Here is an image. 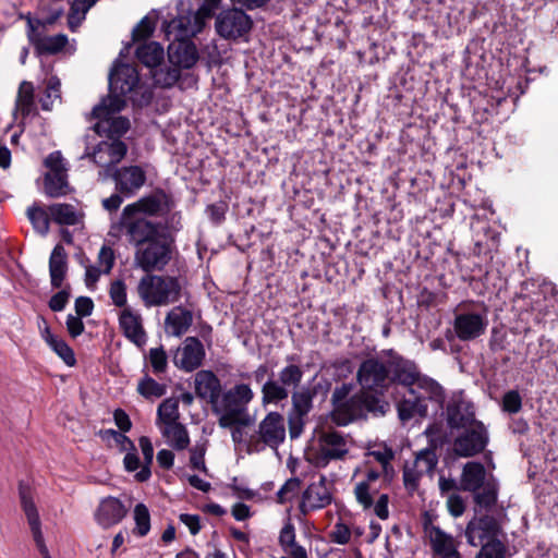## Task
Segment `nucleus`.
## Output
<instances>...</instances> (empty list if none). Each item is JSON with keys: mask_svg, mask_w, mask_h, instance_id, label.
<instances>
[{"mask_svg": "<svg viewBox=\"0 0 558 558\" xmlns=\"http://www.w3.org/2000/svg\"><path fill=\"white\" fill-rule=\"evenodd\" d=\"M453 331L461 341H472L485 333L488 320L483 312L461 311L454 315Z\"/></svg>", "mask_w": 558, "mask_h": 558, "instance_id": "13", "label": "nucleus"}, {"mask_svg": "<svg viewBox=\"0 0 558 558\" xmlns=\"http://www.w3.org/2000/svg\"><path fill=\"white\" fill-rule=\"evenodd\" d=\"M453 442V450L460 457H473L482 452L488 442V433L483 423L463 428Z\"/></svg>", "mask_w": 558, "mask_h": 558, "instance_id": "14", "label": "nucleus"}, {"mask_svg": "<svg viewBox=\"0 0 558 558\" xmlns=\"http://www.w3.org/2000/svg\"><path fill=\"white\" fill-rule=\"evenodd\" d=\"M381 473L376 470H368L365 478L356 483L354 487V496L357 504L364 509H372L375 496L379 492L378 481Z\"/></svg>", "mask_w": 558, "mask_h": 558, "instance_id": "27", "label": "nucleus"}, {"mask_svg": "<svg viewBox=\"0 0 558 558\" xmlns=\"http://www.w3.org/2000/svg\"><path fill=\"white\" fill-rule=\"evenodd\" d=\"M414 387L418 388L417 386H412L413 392L408 389L410 393V398H405L401 400L398 405V415L399 418L402 422H408L414 416H426L427 415V403L426 400L429 399L428 393L425 390H422L424 395H416ZM433 401V399H432ZM435 402V400H434ZM444 400L441 402H438V404H442ZM437 403V401H436Z\"/></svg>", "mask_w": 558, "mask_h": 558, "instance_id": "25", "label": "nucleus"}, {"mask_svg": "<svg viewBox=\"0 0 558 558\" xmlns=\"http://www.w3.org/2000/svg\"><path fill=\"white\" fill-rule=\"evenodd\" d=\"M134 527L132 533L137 537L146 536L150 531V513L146 505L140 502L133 509Z\"/></svg>", "mask_w": 558, "mask_h": 558, "instance_id": "47", "label": "nucleus"}, {"mask_svg": "<svg viewBox=\"0 0 558 558\" xmlns=\"http://www.w3.org/2000/svg\"><path fill=\"white\" fill-rule=\"evenodd\" d=\"M45 166L50 170L48 174L66 173L63 157L60 151H52L45 159Z\"/></svg>", "mask_w": 558, "mask_h": 558, "instance_id": "58", "label": "nucleus"}, {"mask_svg": "<svg viewBox=\"0 0 558 558\" xmlns=\"http://www.w3.org/2000/svg\"><path fill=\"white\" fill-rule=\"evenodd\" d=\"M447 421L451 428H469L481 423L475 420L473 404L463 398H454L448 403Z\"/></svg>", "mask_w": 558, "mask_h": 558, "instance_id": "22", "label": "nucleus"}, {"mask_svg": "<svg viewBox=\"0 0 558 558\" xmlns=\"http://www.w3.org/2000/svg\"><path fill=\"white\" fill-rule=\"evenodd\" d=\"M294 543H295V529H294V525L289 521L283 525V527L280 531L279 544L282 547V549L284 551H287L291 545H294Z\"/></svg>", "mask_w": 558, "mask_h": 558, "instance_id": "61", "label": "nucleus"}, {"mask_svg": "<svg viewBox=\"0 0 558 558\" xmlns=\"http://www.w3.org/2000/svg\"><path fill=\"white\" fill-rule=\"evenodd\" d=\"M356 381L361 391L377 398L384 396L392 386H401L411 392L412 386H417L430 399L437 402L445 400L442 387L433 378L423 375L413 361L403 357L393 349L383 350L379 354L363 360L356 372Z\"/></svg>", "mask_w": 558, "mask_h": 558, "instance_id": "1", "label": "nucleus"}, {"mask_svg": "<svg viewBox=\"0 0 558 558\" xmlns=\"http://www.w3.org/2000/svg\"><path fill=\"white\" fill-rule=\"evenodd\" d=\"M116 185V191L130 197L146 182V172L140 166H126L116 169L109 174Z\"/></svg>", "mask_w": 558, "mask_h": 558, "instance_id": "19", "label": "nucleus"}, {"mask_svg": "<svg viewBox=\"0 0 558 558\" xmlns=\"http://www.w3.org/2000/svg\"><path fill=\"white\" fill-rule=\"evenodd\" d=\"M126 513L128 509L119 498L108 496L99 501L94 517L101 527L109 529L120 523Z\"/></svg>", "mask_w": 558, "mask_h": 558, "instance_id": "20", "label": "nucleus"}, {"mask_svg": "<svg viewBox=\"0 0 558 558\" xmlns=\"http://www.w3.org/2000/svg\"><path fill=\"white\" fill-rule=\"evenodd\" d=\"M138 446L143 453L144 463L141 470L135 474V478L138 482H146L151 476L150 465L154 460V446L147 436H141L138 438Z\"/></svg>", "mask_w": 558, "mask_h": 558, "instance_id": "43", "label": "nucleus"}, {"mask_svg": "<svg viewBox=\"0 0 558 558\" xmlns=\"http://www.w3.org/2000/svg\"><path fill=\"white\" fill-rule=\"evenodd\" d=\"M315 392L308 387L296 390L291 396L292 413L299 416H306L313 409Z\"/></svg>", "mask_w": 558, "mask_h": 558, "instance_id": "41", "label": "nucleus"}, {"mask_svg": "<svg viewBox=\"0 0 558 558\" xmlns=\"http://www.w3.org/2000/svg\"><path fill=\"white\" fill-rule=\"evenodd\" d=\"M289 397L288 388L278 379H274V374L262 386V403L278 404Z\"/></svg>", "mask_w": 558, "mask_h": 558, "instance_id": "35", "label": "nucleus"}, {"mask_svg": "<svg viewBox=\"0 0 558 558\" xmlns=\"http://www.w3.org/2000/svg\"><path fill=\"white\" fill-rule=\"evenodd\" d=\"M286 361L289 362V364L280 369L278 374V379L287 388H296L300 386L304 375L302 367L295 364V362L299 361V357L295 354H291L286 356Z\"/></svg>", "mask_w": 558, "mask_h": 558, "instance_id": "38", "label": "nucleus"}, {"mask_svg": "<svg viewBox=\"0 0 558 558\" xmlns=\"http://www.w3.org/2000/svg\"><path fill=\"white\" fill-rule=\"evenodd\" d=\"M98 0H73L68 15V24L71 31H75L85 19L87 11L94 7Z\"/></svg>", "mask_w": 558, "mask_h": 558, "instance_id": "46", "label": "nucleus"}, {"mask_svg": "<svg viewBox=\"0 0 558 558\" xmlns=\"http://www.w3.org/2000/svg\"><path fill=\"white\" fill-rule=\"evenodd\" d=\"M329 536L332 543L345 545L351 539V530L347 524L337 522Z\"/></svg>", "mask_w": 558, "mask_h": 558, "instance_id": "59", "label": "nucleus"}, {"mask_svg": "<svg viewBox=\"0 0 558 558\" xmlns=\"http://www.w3.org/2000/svg\"><path fill=\"white\" fill-rule=\"evenodd\" d=\"M51 219L61 226H75L81 221V214L71 204H52L48 207Z\"/></svg>", "mask_w": 558, "mask_h": 558, "instance_id": "37", "label": "nucleus"}, {"mask_svg": "<svg viewBox=\"0 0 558 558\" xmlns=\"http://www.w3.org/2000/svg\"><path fill=\"white\" fill-rule=\"evenodd\" d=\"M333 482L320 474L317 481L311 482L303 490L299 502V510L306 515L330 506L333 501Z\"/></svg>", "mask_w": 558, "mask_h": 558, "instance_id": "10", "label": "nucleus"}, {"mask_svg": "<svg viewBox=\"0 0 558 558\" xmlns=\"http://www.w3.org/2000/svg\"><path fill=\"white\" fill-rule=\"evenodd\" d=\"M27 218L34 230L41 235H46L49 231V210L44 209L37 203L27 208Z\"/></svg>", "mask_w": 558, "mask_h": 558, "instance_id": "44", "label": "nucleus"}, {"mask_svg": "<svg viewBox=\"0 0 558 558\" xmlns=\"http://www.w3.org/2000/svg\"><path fill=\"white\" fill-rule=\"evenodd\" d=\"M160 432L167 445L174 450H184L190 445L189 432L182 423L161 426Z\"/></svg>", "mask_w": 558, "mask_h": 558, "instance_id": "34", "label": "nucleus"}, {"mask_svg": "<svg viewBox=\"0 0 558 558\" xmlns=\"http://www.w3.org/2000/svg\"><path fill=\"white\" fill-rule=\"evenodd\" d=\"M504 411L515 414L522 409V398L517 390H509L504 395L502 398Z\"/></svg>", "mask_w": 558, "mask_h": 558, "instance_id": "57", "label": "nucleus"}, {"mask_svg": "<svg viewBox=\"0 0 558 558\" xmlns=\"http://www.w3.org/2000/svg\"><path fill=\"white\" fill-rule=\"evenodd\" d=\"M447 506L450 514L454 518L462 515L465 510L462 497L457 494H452L448 497Z\"/></svg>", "mask_w": 558, "mask_h": 558, "instance_id": "63", "label": "nucleus"}, {"mask_svg": "<svg viewBox=\"0 0 558 558\" xmlns=\"http://www.w3.org/2000/svg\"><path fill=\"white\" fill-rule=\"evenodd\" d=\"M497 530L498 525L496 520L490 517H484L481 518L476 523L470 522L468 524L465 530V536L468 543L471 546H477V538L480 539V542H482V539L485 537L494 536L497 533Z\"/></svg>", "mask_w": 558, "mask_h": 558, "instance_id": "33", "label": "nucleus"}, {"mask_svg": "<svg viewBox=\"0 0 558 558\" xmlns=\"http://www.w3.org/2000/svg\"><path fill=\"white\" fill-rule=\"evenodd\" d=\"M28 22V31L27 37L28 40L33 44L38 54H54L61 51L65 45L68 44V37L63 34H57L52 36L41 35L37 33L33 21L31 17H27Z\"/></svg>", "mask_w": 558, "mask_h": 558, "instance_id": "23", "label": "nucleus"}, {"mask_svg": "<svg viewBox=\"0 0 558 558\" xmlns=\"http://www.w3.org/2000/svg\"><path fill=\"white\" fill-rule=\"evenodd\" d=\"M137 293L146 307L166 306L181 299L182 283L175 276L148 272L138 281Z\"/></svg>", "mask_w": 558, "mask_h": 558, "instance_id": "5", "label": "nucleus"}, {"mask_svg": "<svg viewBox=\"0 0 558 558\" xmlns=\"http://www.w3.org/2000/svg\"><path fill=\"white\" fill-rule=\"evenodd\" d=\"M192 323V312L182 306H175L165 318L166 332L174 337H181L189 330Z\"/></svg>", "mask_w": 558, "mask_h": 558, "instance_id": "29", "label": "nucleus"}, {"mask_svg": "<svg viewBox=\"0 0 558 558\" xmlns=\"http://www.w3.org/2000/svg\"><path fill=\"white\" fill-rule=\"evenodd\" d=\"M128 147L121 140H107L98 143L90 153H85L82 158H90L97 166L104 168L99 172L105 178L111 173V167L119 163L126 155Z\"/></svg>", "mask_w": 558, "mask_h": 558, "instance_id": "12", "label": "nucleus"}, {"mask_svg": "<svg viewBox=\"0 0 558 558\" xmlns=\"http://www.w3.org/2000/svg\"><path fill=\"white\" fill-rule=\"evenodd\" d=\"M169 61L179 68L191 69L198 60V52L190 39H174L168 47Z\"/></svg>", "mask_w": 558, "mask_h": 558, "instance_id": "24", "label": "nucleus"}, {"mask_svg": "<svg viewBox=\"0 0 558 558\" xmlns=\"http://www.w3.org/2000/svg\"><path fill=\"white\" fill-rule=\"evenodd\" d=\"M179 400L165 399L157 409V424L162 426L180 423Z\"/></svg>", "mask_w": 558, "mask_h": 558, "instance_id": "42", "label": "nucleus"}, {"mask_svg": "<svg viewBox=\"0 0 558 558\" xmlns=\"http://www.w3.org/2000/svg\"><path fill=\"white\" fill-rule=\"evenodd\" d=\"M140 82L137 70L130 64L116 63L109 74V95L107 97H121L131 93Z\"/></svg>", "mask_w": 558, "mask_h": 558, "instance_id": "17", "label": "nucleus"}, {"mask_svg": "<svg viewBox=\"0 0 558 558\" xmlns=\"http://www.w3.org/2000/svg\"><path fill=\"white\" fill-rule=\"evenodd\" d=\"M48 345L64 361L68 366H73L75 364L74 352L63 339L56 337L48 343Z\"/></svg>", "mask_w": 558, "mask_h": 558, "instance_id": "53", "label": "nucleus"}, {"mask_svg": "<svg viewBox=\"0 0 558 558\" xmlns=\"http://www.w3.org/2000/svg\"><path fill=\"white\" fill-rule=\"evenodd\" d=\"M175 233L154 231L146 239L134 241L126 231H108L109 236L125 240L135 248L134 265L146 274L162 271L170 264L177 250Z\"/></svg>", "mask_w": 558, "mask_h": 558, "instance_id": "3", "label": "nucleus"}, {"mask_svg": "<svg viewBox=\"0 0 558 558\" xmlns=\"http://www.w3.org/2000/svg\"><path fill=\"white\" fill-rule=\"evenodd\" d=\"M173 196L162 189H155L128 204L118 219L112 220L109 231H126L135 239H146L154 231L179 232L182 229V214L175 210Z\"/></svg>", "mask_w": 558, "mask_h": 558, "instance_id": "2", "label": "nucleus"}, {"mask_svg": "<svg viewBox=\"0 0 558 558\" xmlns=\"http://www.w3.org/2000/svg\"><path fill=\"white\" fill-rule=\"evenodd\" d=\"M253 399L254 392L247 384H236L222 392L213 405L219 426L221 428L248 426L252 421L248 404Z\"/></svg>", "mask_w": 558, "mask_h": 558, "instance_id": "4", "label": "nucleus"}, {"mask_svg": "<svg viewBox=\"0 0 558 558\" xmlns=\"http://www.w3.org/2000/svg\"><path fill=\"white\" fill-rule=\"evenodd\" d=\"M413 462L424 474H432L437 465L438 459L433 449H424L416 454Z\"/></svg>", "mask_w": 558, "mask_h": 558, "instance_id": "52", "label": "nucleus"}, {"mask_svg": "<svg viewBox=\"0 0 558 558\" xmlns=\"http://www.w3.org/2000/svg\"><path fill=\"white\" fill-rule=\"evenodd\" d=\"M206 20L199 10H189L168 23L167 35H172L174 39H190L202 32Z\"/></svg>", "mask_w": 558, "mask_h": 558, "instance_id": "16", "label": "nucleus"}, {"mask_svg": "<svg viewBox=\"0 0 558 558\" xmlns=\"http://www.w3.org/2000/svg\"><path fill=\"white\" fill-rule=\"evenodd\" d=\"M14 113L20 114L23 119L36 113L35 87L32 82L22 81L20 83L15 98Z\"/></svg>", "mask_w": 558, "mask_h": 558, "instance_id": "32", "label": "nucleus"}, {"mask_svg": "<svg viewBox=\"0 0 558 558\" xmlns=\"http://www.w3.org/2000/svg\"><path fill=\"white\" fill-rule=\"evenodd\" d=\"M144 376L137 384V392L145 399L160 398L167 392V386L158 383L146 371V366L143 368Z\"/></svg>", "mask_w": 558, "mask_h": 558, "instance_id": "40", "label": "nucleus"}, {"mask_svg": "<svg viewBox=\"0 0 558 558\" xmlns=\"http://www.w3.org/2000/svg\"><path fill=\"white\" fill-rule=\"evenodd\" d=\"M301 489V480L299 477H291L280 487L277 492V502L283 505L295 498Z\"/></svg>", "mask_w": 558, "mask_h": 558, "instance_id": "51", "label": "nucleus"}, {"mask_svg": "<svg viewBox=\"0 0 558 558\" xmlns=\"http://www.w3.org/2000/svg\"><path fill=\"white\" fill-rule=\"evenodd\" d=\"M349 453L348 439L338 432H324L318 437V463L326 466L330 461L342 460Z\"/></svg>", "mask_w": 558, "mask_h": 558, "instance_id": "15", "label": "nucleus"}, {"mask_svg": "<svg viewBox=\"0 0 558 558\" xmlns=\"http://www.w3.org/2000/svg\"><path fill=\"white\" fill-rule=\"evenodd\" d=\"M388 403L379 398L360 391L351 396L350 400L341 402L329 413L330 422L337 426H347L354 421L366 417L367 413L384 415Z\"/></svg>", "mask_w": 558, "mask_h": 558, "instance_id": "6", "label": "nucleus"}, {"mask_svg": "<svg viewBox=\"0 0 558 558\" xmlns=\"http://www.w3.org/2000/svg\"><path fill=\"white\" fill-rule=\"evenodd\" d=\"M505 545L498 539H493L482 546L476 558H505Z\"/></svg>", "mask_w": 558, "mask_h": 558, "instance_id": "55", "label": "nucleus"}, {"mask_svg": "<svg viewBox=\"0 0 558 558\" xmlns=\"http://www.w3.org/2000/svg\"><path fill=\"white\" fill-rule=\"evenodd\" d=\"M119 326L124 337L137 347L146 342L142 315L132 307H124L119 315Z\"/></svg>", "mask_w": 558, "mask_h": 558, "instance_id": "21", "label": "nucleus"}, {"mask_svg": "<svg viewBox=\"0 0 558 558\" xmlns=\"http://www.w3.org/2000/svg\"><path fill=\"white\" fill-rule=\"evenodd\" d=\"M352 390L353 384L351 383H343L340 386H337L331 395L332 407L347 400H350Z\"/></svg>", "mask_w": 558, "mask_h": 558, "instance_id": "62", "label": "nucleus"}, {"mask_svg": "<svg viewBox=\"0 0 558 558\" xmlns=\"http://www.w3.org/2000/svg\"><path fill=\"white\" fill-rule=\"evenodd\" d=\"M61 82L57 76L48 78L45 92L39 98L40 107L45 111H50L56 100H61Z\"/></svg>", "mask_w": 558, "mask_h": 558, "instance_id": "49", "label": "nucleus"}, {"mask_svg": "<svg viewBox=\"0 0 558 558\" xmlns=\"http://www.w3.org/2000/svg\"><path fill=\"white\" fill-rule=\"evenodd\" d=\"M70 293L65 290H61L51 296L49 301V307L53 312H61L68 304Z\"/></svg>", "mask_w": 558, "mask_h": 558, "instance_id": "64", "label": "nucleus"}, {"mask_svg": "<svg viewBox=\"0 0 558 558\" xmlns=\"http://www.w3.org/2000/svg\"><path fill=\"white\" fill-rule=\"evenodd\" d=\"M425 475L417 465L411 461L405 462L403 466V484L409 493H414L420 485L422 476Z\"/></svg>", "mask_w": 558, "mask_h": 558, "instance_id": "50", "label": "nucleus"}, {"mask_svg": "<svg viewBox=\"0 0 558 558\" xmlns=\"http://www.w3.org/2000/svg\"><path fill=\"white\" fill-rule=\"evenodd\" d=\"M367 457H372L381 465V474L389 480L393 471L391 460L395 458L393 450L385 444H375L367 448Z\"/></svg>", "mask_w": 558, "mask_h": 558, "instance_id": "39", "label": "nucleus"}, {"mask_svg": "<svg viewBox=\"0 0 558 558\" xmlns=\"http://www.w3.org/2000/svg\"><path fill=\"white\" fill-rule=\"evenodd\" d=\"M109 295L112 300V303L118 307H129L126 305L128 294H126V286L122 280H114L110 284Z\"/></svg>", "mask_w": 558, "mask_h": 558, "instance_id": "54", "label": "nucleus"}, {"mask_svg": "<svg viewBox=\"0 0 558 558\" xmlns=\"http://www.w3.org/2000/svg\"><path fill=\"white\" fill-rule=\"evenodd\" d=\"M425 533L429 539L430 548L435 556L442 558L458 553L459 543L451 535L436 525H425Z\"/></svg>", "mask_w": 558, "mask_h": 558, "instance_id": "26", "label": "nucleus"}, {"mask_svg": "<svg viewBox=\"0 0 558 558\" xmlns=\"http://www.w3.org/2000/svg\"><path fill=\"white\" fill-rule=\"evenodd\" d=\"M145 362V366L147 367V364H149L151 373L157 377H160L168 369V355L162 345L149 349Z\"/></svg>", "mask_w": 558, "mask_h": 558, "instance_id": "48", "label": "nucleus"}, {"mask_svg": "<svg viewBox=\"0 0 558 558\" xmlns=\"http://www.w3.org/2000/svg\"><path fill=\"white\" fill-rule=\"evenodd\" d=\"M195 391L202 399L210 402L211 407L221 395V384L219 378L211 371H199L195 375Z\"/></svg>", "mask_w": 558, "mask_h": 558, "instance_id": "28", "label": "nucleus"}, {"mask_svg": "<svg viewBox=\"0 0 558 558\" xmlns=\"http://www.w3.org/2000/svg\"><path fill=\"white\" fill-rule=\"evenodd\" d=\"M66 173L46 174L45 175V193L47 196L57 198L68 193Z\"/></svg>", "mask_w": 558, "mask_h": 558, "instance_id": "45", "label": "nucleus"}, {"mask_svg": "<svg viewBox=\"0 0 558 558\" xmlns=\"http://www.w3.org/2000/svg\"><path fill=\"white\" fill-rule=\"evenodd\" d=\"M17 490L20 504L26 515L35 544L43 558H51L41 532V522L35 504V488L31 484L20 481Z\"/></svg>", "mask_w": 558, "mask_h": 558, "instance_id": "9", "label": "nucleus"}, {"mask_svg": "<svg viewBox=\"0 0 558 558\" xmlns=\"http://www.w3.org/2000/svg\"><path fill=\"white\" fill-rule=\"evenodd\" d=\"M68 272V256L64 247L57 244L49 257V275L52 288H60Z\"/></svg>", "mask_w": 558, "mask_h": 558, "instance_id": "30", "label": "nucleus"}, {"mask_svg": "<svg viewBox=\"0 0 558 558\" xmlns=\"http://www.w3.org/2000/svg\"><path fill=\"white\" fill-rule=\"evenodd\" d=\"M125 106V99L121 97H106L93 109V117L97 119L94 130L99 135H106L108 140H120L130 129L126 118L114 117Z\"/></svg>", "mask_w": 558, "mask_h": 558, "instance_id": "7", "label": "nucleus"}, {"mask_svg": "<svg viewBox=\"0 0 558 558\" xmlns=\"http://www.w3.org/2000/svg\"><path fill=\"white\" fill-rule=\"evenodd\" d=\"M99 268L104 274H109L114 265V253L109 246H102L98 253Z\"/></svg>", "mask_w": 558, "mask_h": 558, "instance_id": "60", "label": "nucleus"}, {"mask_svg": "<svg viewBox=\"0 0 558 558\" xmlns=\"http://www.w3.org/2000/svg\"><path fill=\"white\" fill-rule=\"evenodd\" d=\"M206 442L196 444L194 447L191 448V457H190V463L191 466L195 470H198L201 472L207 473V466L205 464V454H206Z\"/></svg>", "mask_w": 558, "mask_h": 558, "instance_id": "56", "label": "nucleus"}, {"mask_svg": "<svg viewBox=\"0 0 558 558\" xmlns=\"http://www.w3.org/2000/svg\"><path fill=\"white\" fill-rule=\"evenodd\" d=\"M135 53L137 59L147 68L158 66L165 57L163 47L156 41L138 46Z\"/></svg>", "mask_w": 558, "mask_h": 558, "instance_id": "36", "label": "nucleus"}, {"mask_svg": "<svg viewBox=\"0 0 558 558\" xmlns=\"http://www.w3.org/2000/svg\"><path fill=\"white\" fill-rule=\"evenodd\" d=\"M252 25L251 16L239 8L221 11L215 23L218 35L228 40L243 37L251 31Z\"/></svg>", "mask_w": 558, "mask_h": 558, "instance_id": "11", "label": "nucleus"}, {"mask_svg": "<svg viewBox=\"0 0 558 558\" xmlns=\"http://www.w3.org/2000/svg\"><path fill=\"white\" fill-rule=\"evenodd\" d=\"M205 354L204 345L198 338L186 337L173 355V364L184 372H193L202 365Z\"/></svg>", "mask_w": 558, "mask_h": 558, "instance_id": "18", "label": "nucleus"}, {"mask_svg": "<svg viewBox=\"0 0 558 558\" xmlns=\"http://www.w3.org/2000/svg\"><path fill=\"white\" fill-rule=\"evenodd\" d=\"M485 477L486 471L482 463L475 461L468 462L462 470L460 488L465 492L475 493L483 486Z\"/></svg>", "mask_w": 558, "mask_h": 558, "instance_id": "31", "label": "nucleus"}, {"mask_svg": "<svg viewBox=\"0 0 558 558\" xmlns=\"http://www.w3.org/2000/svg\"><path fill=\"white\" fill-rule=\"evenodd\" d=\"M286 439L284 417L279 412H269L247 440V452L258 453L269 447L278 449Z\"/></svg>", "mask_w": 558, "mask_h": 558, "instance_id": "8", "label": "nucleus"}]
</instances>
